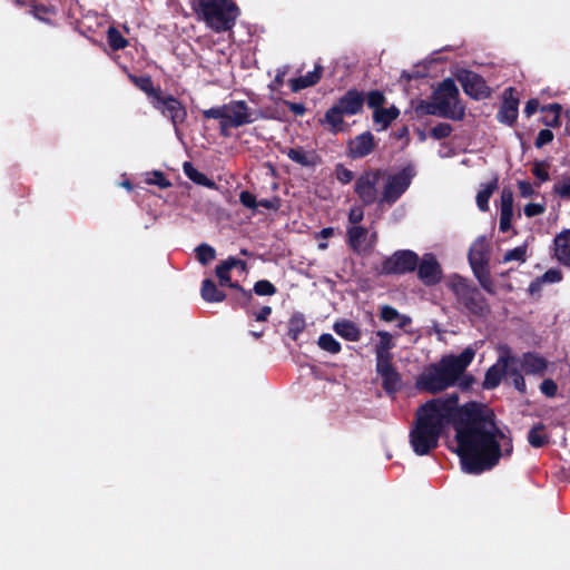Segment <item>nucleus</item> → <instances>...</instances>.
<instances>
[{
  "instance_id": "nucleus-1",
  "label": "nucleus",
  "mask_w": 570,
  "mask_h": 570,
  "mask_svg": "<svg viewBox=\"0 0 570 570\" xmlns=\"http://www.w3.org/2000/svg\"><path fill=\"white\" fill-rule=\"evenodd\" d=\"M452 423L462 470L478 474L493 468L501 455V448L511 452L510 440L497 426L493 412L481 404L458 406V395L439 397L422 405L416 412V424L410 442L417 455H425L436 448L444 428Z\"/></svg>"
},
{
  "instance_id": "nucleus-2",
  "label": "nucleus",
  "mask_w": 570,
  "mask_h": 570,
  "mask_svg": "<svg viewBox=\"0 0 570 570\" xmlns=\"http://www.w3.org/2000/svg\"><path fill=\"white\" fill-rule=\"evenodd\" d=\"M474 357L472 348H465L460 355H448L438 363L423 370L416 380V387L429 392L439 393L453 386L463 374Z\"/></svg>"
},
{
  "instance_id": "nucleus-3",
  "label": "nucleus",
  "mask_w": 570,
  "mask_h": 570,
  "mask_svg": "<svg viewBox=\"0 0 570 570\" xmlns=\"http://www.w3.org/2000/svg\"><path fill=\"white\" fill-rule=\"evenodd\" d=\"M193 9L218 33L230 31L240 13L234 0H194Z\"/></svg>"
},
{
  "instance_id": "nucleus-4",
  "label": "nucleus",
  "mask_w": 570,
  "mask_h": 570,
  "mask_svg": "<svg viewBox=\"0 0 570 570\" xmlns=\"http://www.w3.org/2000/svg\"><path fill=\"white\" fill-rule=\"evenodd\" d=\"M203 116L207 119H218L220 132L224 136L228 135L229 128L240 127L253 121L246 102L240 100L206 109L203 111Z\"/></svg>"
},
{
  "instance_id": "nucleus-5",
  "label": "nucleus",
  "mask_w": 570,
  "mask_h": 570,
  "mask_svg": "<svg viewBox=\"0 0 570 570\" xmlns=\"http://www.w3.org/2000/svg\"><path fill=\"white\" fill-rule=\"evenodd\" d=\"M434 109H428L429 114H440L452 119H461L464 116V108L459 100V89L454 81L445 79L433 96Z\"/></svg>"
},
{
  "instance_id": "nucleus-6",
  "label": "nucleus",
  "mask_w": 570,
  "mask_h": 570,
  "mask_svg": "<svg viewBox=\"0 0 570 570\" xmlns=\"http://www.w3.org/2000/svg\"><path fill=\"white\" fill-rule=\"evenodd\" d=\"M451 287L456 294L459 301L473 314L475 315H484L489 312V306L485 303L481 293L471 288L464 279L456 278L452 281Z\"/></svg>"
},
{
  "instance_id": "nucleus-7",
  "label": "nucleus",
  "mask_w": 570,
  "mask_h": 570,
  "mask_svg": "<svg viewBox=\"0 0 570 570\" xmlns=\"http://www.w3.org/2000/svg\"><path fill=\"white\" fill-rule=\"evenodd\" d=\"M413 174L410 169L384 176L382 178V196L380 203L393 204L410 186Z\"/></svg>"
},
{
  "instance_id": "nucleus-8",
  "label": "nucleus",
  "mask_w": 570,
  "mask_h": 570,
  "mask_svg": "<svg viewBox=\"0 0 570 570\" xmlns=\"http://www.w3.org/2000/svg\"><path fill=\"white\" fill-rule=\"evenodd\" d=\"M383 175L376 171L364 173L355 184V191L364 204L379 200V188L382 187Z\"/></svg>"
},
{
  "instance_id": "nucleus-9",
  "label": "nucleus",
  "mask_w": 570,
  "mask_h": 570,
  "mask_svg": "<svg viewBox=\"0 0 570 570\" xmlns=\"http://www.w3.org/2000/svg\"><path fill=\"white\" fill-rule=\"evenodd\" d=\"M456 79L460 81L466 95L482 99L490 96V88L487 86L484 79L475 72L466 69H460L455 72Z\"/></svg>"
},
{
  "instance_id": "nucleus-10",
  "label": "nucleus",
  "mask_w": 570,
  "mask_h": 570,
  "mask_svg": "<svg viewBox=\"0 0 570 570\" xmlns=\"http://www.w3.org/2000/svg\"><path fill=\"white\" fill-rule=\"evenodd\" d=\"M419 257L414 252L401 250L389 257L382 265V272L386 274H404L414 271Z\"/></svg>"
},
{
  "instance_id": "nucleus-11",
  "label": "nucleus",
  "mask_w": 570,
  "mask_h": 570,
  "mask_svg": "<svg viewBox=\"0 0 570 570\" xmlns=\"http://www.w3.org/2000/svg\"><path fill=\"white\" fill-rule=\"evenodd\" d=\"M347 237L350 246L358 254L372 252L377 239L376 232L363 226H351L347 229Z\"/></svg>"
},
{
  "instance_id": "nucleus-12",
  "label": "nucleus",
  "mask_w": 570,
  "mask_h": 570,
  "mask_svg": "<svg viewBox=\"0 0 570 570\" xmlns=\"http://www.w3.org/2000/svg\"><path fill=\"white\" fill-rule=\"evenodd\" d=\"M153 106L164 116L169 117L175 128L179 122H183L186 119V109L171 96H163L160 92H155Z\"/></svg>"
},
{
  "instance_id": "nucleus-13",
  "label": "nucleus",
  "mask_w": 570,
  "mask_h": 570,
  "mask_svg": "<svg viewBox=\"0 0 570 570\" xmlns=\"http://www.w3.org/2000/svg\"><path fill=\"white\" fill-rule=\"evenodd\" d=\"M487 248H488V244H487L485 237L482 236V237L476 238L470 247L469 262H470L473 271L478 275V278H479L481 285L483 286V288L491 292V283H490L488 276L479 274V269L482 268L483 264L485 263Z\"/></svg>"
},
{
  "instance_id": "nucleus-14",
  "label": "nucleus",
  "mask_w": 570,
  "mask_h": 570,
  "mask_svg": "<svg viewBox=\"0 0 570 570\" xmlns=\"http://www.w3.org/2000/svg\"><path fill=\"white\" fill-rule=\"evenodd\" d=\"M499 357L504 360V376L510 379L512 384L520 392L525 391V383L521 375L520 370L522 368V360L513 357L508 347H501L499 350Z\"/></svg>"
},
{
  "instance_id": "nucleus-15",
  "label": "nucleus",
  "mask_w": 570,
  "mask_h": 570,
  "mask_svg": "<svg viewBox=\"0 0 570 570\" xmlns=\"http://www.w3.org/2000/svg\"><path fill=\"white\" fill-rule=\"evenodd\" d=\"M417 274L425 285H434L441 281L442 269L432 254H425L419 265Z\"/></svg>"
},
{
  "instance_id": "nucleus-16",
  "label": "nucleus",
  "mask_w": 570,
  "mask_h": 570,
  "mask_svg": "<svg viewBox=\"0 0 570 570\" xmlns=\"http://www.w3.org/2000/svg\"><path fill=\"white\" fill-rule=\"evenodd\" d=\"M376 371L383 380V386L389 392H395L401 386V380L399 373L392 365V361L377 362Z\"/></svg>"
},
{
  "instance_id": "nucleus-17",
  "label": "nucleus",
  "mask_w": 570,
  "mask_h": 570,
  "mask_svg": "<svg viewBox=\"0 0 570 570\" xmlns=\"http://www.w3.org/2000/svg\"><path fill=\"white\" fill-rule=\"evenodd\" d=\"M374 148V136L371 132H363L348 142V154L353 158H361L368 155Z\"/></svg>"
},
{
  "instance_id": "nucleus-18",
  "label": "nucleus",
  "mask_w": 570,
  "mask_h": 570,
  "mask_svg": "<svg viewBox=\"0 0 570 570\" xmlns=\"http://www.w3.org/2000/svg\"><path fill=\"white\" fill-rule=\"evenodd\" d=\"M364 98L356 90L347 91L334 106H336L346 116H353L361 111Z\"/></svg>"
},
{
  "instance_id": "nucleus-19",
  "label": "nucleus",
  "mask_w": 570,
  "mask_h": 570,
  "mask_svg": "<svg viewBox=\"0 0 570 570\" xmlns=\"http://www.w3.org/2000/svg\"><path fill=\"white\" fill-rule=\"evenodd\" d=\"M513 216V194L510 189H503L501 193L500 205V225L499 228L502 233L511 228Z\"/></svg>"
},
{
  "instance_id": "nucleus-20",
  "label": "nucleus",
  "mask_w": 570,
  "mask_h": 570,
  "mask_svg": "<svg viewBox=\"0 0 570 570\" xmlns=\"http://www.w3.org/2000/svg\"><path fill=\"white\" fill-rule=\"evenodd\" d=\"M377 343L375 345V355L377 362H386L393 360L391 350L395 346L392 334L385 331L376 332Z\"/></svg>"
},
{
  "instance_id": "nucleus-21",
  "label": "nucleus",
  "mask_w": 570,
  "mask_h": 570,
  "mask_svg": "<svg viewBox=\"0 0 570 570\" xmlns=\"http://www.w3.org/2000/svg\"><path fill=\"white\" fill-rule=\"evenodd\" d=\"M512 88L505 90V99L498 114L501 122L512 124L517 119L519 100L512 97Z\"/></svg>"
},
{
  "instance_id": "nucleus-22",
  "label": "nucleus",
  "mask_w": 570,
  "mask_h": 570,
  "mask_svg": "<svg viewBox=\"0 0 570 570\" xmlns=\"http://www.w3.org/2000/svg\"><path fill=\"white\" fill-rule=\"evenodd\" d=\"M554 255L560 263L570 266V229L557 235L554 239Z\"/></svg>"
},
{
  "instance_id": "nucleus-23",
  "label": "nucleus",
  "mask_w": 570,
  "mask_h": 570,
  "mask_svg": "<svg viewBox=\"0 0 570 570\" xmlns=\"http://www.w3.org/2000/svg\"><path fill=\"white\" fill-rule=\"evenodd\" d=\"M237 266H239L242 269H244L245 263L239 259L230 257L227 261L220 263L216 267V275H217V277L219 279V284L222 286L236 287V285L230 282L229 272L232 268L237 267Z\"/></svg>"
},
{
  "instance_id": "nucleus-24",
  "label": "nucleus",
  "mask_w": 570,
  "mask_h": 570,
  "mask_svg": "<svg viewBox=\"0 0 570 570\" xmlns=\"http://www.w3.org/2000/svg\"><path fill=\"white\" fill-rule=\"evenodd\" d=\"M344 112H342L336 106L328 109L322 120L323 125H327L328 130L336 134L345 129Z\"/></svg>"
},
{
  "instance_id": "nucleus-25",
  "label": "nucleus",
  "mask_w": 570,
  "mask_h": 570,
  "mask_svg": "<svg viewBox=\"0 0 570 570\" xmlns=\"http://www.w3.org/2000/svg\"><path fill=\"white\" fill-rule=\"evenodd\" d=\"M322 70V66L316 65L314 70L312 72H308L306 76L292 79L289 81L292 90L296 92L304 88L314 86L321 79Z\"/></svg>"
},
{
  "instance_id": "nucleus-26",
  "label": "nucleus",
  "mask_w": 570,
  "mask_h": 570,
  "mask_svg": "<svg viewBox=\"0 0 570 570\" xmlns=\"http://www.w3.org/2000/svg\"><path fill=\"white\" fill-rule=\"evenodd\" d=\"M522 370L527 374H543L547 370V362L534 354H525L522 358Z\"/></svg>"
},
{
  "instance_id": "nucleus-27",
  "label": "nucleus",
  "mask_w": 570,
  "mask_h": 570,
  "mask_svg": "<svg viewBox=\"0 0 570 570\" xmlns=\"http://www.w3.org/2000/svg\"><path fill=\"white\" fill-rule=\"evenodd\" d=\"M333 328L341 337L351 342H356L361 337V331L350 321L336 322Z\"/></svg>"
},
{
  "instance_id": "nucleus-28",
  "label": "nucleus",
  "mask_w": 570,
  "mask_h": 570,
  "mask_svg": "<svg viewBox=\"0 0 570 570\" xmlns=\"http://www.w3.org/2000/svg\"><path fill=\"white\" fill-rule=\"evenodd\" d=\"M504 366H507L504 364V360L499 357L498 362L494 365H492L485 374L483 383L484 387L493 389L500 384V381L504 375Z\"/></svg>"
},
{
  "instance_id": "nucleus-29",
  "label": "nucleus",
  "mask_w": 570,
  "mask_h": 570,
  "mask_svg": "<svg viewBox=\"0 0 570 570\" xmlns=\"http://www.w3.org/2000/svg\"><path fill=\"white\" fill-rule=\"evenodd\" d=\"M498 188V179L493 178L488 184L483 185L476 195V204L480 210L485 212L489 208V199L493 191Z\"/></svg>"
},
{
  "instance_id": "nucleus-30",
  "label": "nucleus",
  "mask_w": 570,
  "mask_h": 570,
  "mask_svg": "<svg viewBox=\"0 0 570 570\" xmlns=\"http://www.w3.org/2000/svg\"><path fill=\"white\" fill-rule=\"evenodd\" d=\"M399 116V109L395 107L380 108L374 111V120L384 130Z\"/></svg>"
},
{
  "instance_id": "nucleus-31",
  "label": "nucleus",
  "mask_w": 570,
  "mask_h": 570,
  "mask_svg": "<svg viewBox=\"0 0 570 570\" xmlns=\"http://www.w3.org/2000/svg\"><path fill=\"white\" fill-rule=\"evenodd\" d=\"M202 297L207 302H222L225 294L220 292L210 279H205L202 284Z\"/></svg>"
},
{
  "instance_id": "nucleus-32",
  "label": "nucleus",
  "mask_w": 570,
  "mask_h": 570,
  "mask_svg": "<svg viewBox=\"0 0 570 570\" xmlns=\"http://www.w3.org/2000/svg\"><path fill=\"white\" fill-rule=\"evenodd\" d=\"M285 154L289 159L302 166L314 165V155L305 151L302 148H288L287 150H285Z\"/></svg>"
},
{
  "instance_id": "nucleus-33",
  "label": "nucleus",
  "mask_w": 570,
  "mask_h": 570,
  "mask_svg": "<svg viewBox=\"0 0 570 570\" xmlns=\"http://www.w3.org/2000/svg\"><path fill=\"white\" fill-rule=\"evenodd\" d=\"M184 171L195 183L207 187H214V183L210 181L204 174L196 170L189 163L184 164Z\"/></svg>"
},
{
  "instance_id": "nucleus-34",
  "label": "nucleus",
  "mask_w": 570,
  "mask_h": 570,
  "mask_svg": "<svg viewBox=\"0 0 570 570\" xmlns=\"http://www.w3.org/2000/svg\"><path fill=\"white\" fill-rule=\"evenodd\" d=\"M318 346L332 354H337L341 351V344L331 334H323L318 338Z\"/></svg>"
},
{
  "instance_id": "nucleus-35",
  "label": "nucleus",
  "mask_w": 570,
  "mask_h": 570,
  "mask_svg": "<svg viewBox=\"0 0 570 570\" xmlns=\"http://www.w3.org/2000/svg\"><path fill=\"white\" fill-rule=\"evenodd\" d=\"M38 20L45 21L48 23H55L56 17L58 14L57 8L55 6H46L43 3L38 2Z\"/></svg>"
},
{
  "instance_id": "nucleus-36",
  "label": "nucleus",
  "mask_w": 570,
  "mask_h": 570,
  "mask_svg": "<svg viewBox=\"0 0 570 570\" xmlns=\"http://www.w3.org/2000/svg\"><path fill=\"white\" fill-rule=\"evenodd\" d=\"M529 443L534 448H540L546 444L547 435L542 432V426L538 425L530 430L528 434Z\"/></svg>"
},
{
  "instance_id": "nucleus-37",
  "label": "nucleus",
  "mask_w": 570,
  "mask_h": 570,
  "mask_svg": "<svg viewBox=\"0 0 570 570\" xmlns=\"http://www.w3.org/2000/svg\"><path fill=\"white\" fill-rule=\"evenodd\" d=\"M305 327V320L302 315L295 314L289 320V335L293 338H296L299 333L303 332Z\"/></svg>"
},
{
  "instance_id": "nucleus-38",
  "label": "nucleus",
  "mask_w": 570,
  "mask_h": 570,
  "mask_svg": "<svg viewBox=\"0 0 570 570\" xmlns=\"http://www.w3.org/2000/svg\"><path fill=\"white\" fill-rule=\"evenodd\" d=\"M197 258L202 264H207L215 258V249L208 245H200L196 249Z\"/></svg>"
},
{
  "instance_id": "nucleus-39",
  "label": "nucleus",
  "mask_w": 570,
  "mask_h": 570,
  "mask_svg": "<svg viewBox=\"0 0 570 570\" xmlns=\"http://www.w3.org/2000/svg\"><path fill=\"white\" fill-rule=\"evenodd\" d=\"M254 292L259 296L273 295L276 293L275 286L268 281H258L254 285Z\"/></svg>"
},
{
  "instance_id": "nucleus-40",
  "label": "nucleus",
  "mask_w": 570,
  "mask_h": 570,
  "mask_svg": "<svg viewBox=\"0 0 570 570\" xmlns=\"http://www.w3.org/2000/svg\"><path fill=\"white\" fill-rule=\"evenodd\" d=\"M134 81L142 91L151 96L153 100L155 99V92H160L159 90L154 89L149 77L135 78Z\"/></svg>"
},
{
  "instance_id": "nucleus-41",
  "label": "nucleus",
  "mask_w": 570,
  "mask_h": 570,
  "mask_svg": "<svg viewBox=\"0 0 570 570\" xmlns=\"http://www.w3.org/2000/svg\"><path fill=\"white\" fill-rule=\"evenodd\" d=\"M553 190L560 197L570 199V177H566L556 184Z\"/></svg>"
},
{
  "instance_id": "nucleus-42",
  "label": "nucleus",
  "mask_w": 570,
  "mask_h": 570,
  "mask_svg": "<svg viewBox=\"0 0 570 570\" xmlns=\"http://www.w3.org/2000/svg\"><path fill=\"white\" fill-rule=\"evenodd\" d=\"M524 255H525V247L523 246H519V247H515L509 252L505 253L504 255V262H511V261H521L523 262L524 261Z\"/></svg>"
},
{
  "instance_id": "nucleus-43",
  "label": "nucleus",
  "mask_w": 570,
  "mask_h": 570,
  "mask_svg": "<svg viewBox=\"0 0 570 570\" xmlns=\"http://www.w3.org/2000/svg\"><path fill=\"white\" fill-rule=\"evenodd\" d=\"M335 175H336L337 180H340L343 184L351 183L354 177L353 173L342 165L336 166Z\"/></svg>"
},
{
  "instance_id": "nucleus-44",
  "label": "nucleus",
  "mask_w": 570,
  "mask_h": 570,
  "mask_svg": "<svg viewBox=\"0 0 570 570\" xmlns=\"http://www.w3.org/2000/svg\"><path fill=\"white\" fill-rule=\"evenodd\" d=\"M146 183L157 185L160 188H167L170 186V183L159 171L153 173L151 176L146 179Z\"/></svg>"
},
{
  "instance_id": "nucleus-45",
  "label": "nucleus",
  "mask_w": 570,
  "mask_h": 570,
  "mask_svg": "<svg viewBox=\"0 0 570 570\" xmlns=\"http://www.w3.org/2000/svg\"><path fill=\"white\" fill-rule=\"evenodd\" d=\"M400 317V313L389 305L381 308V318L385 322H394Z\"/></svg>"
},
{
  "instance_id": "nucleus-46",
  "label": "nucleus",
  "mask_w": 570,
  "mask_h": 570,
  "mask_svg": "<svg viewBox=\"0 0 570 570\" xmlns=\"http://www.w3.org/2000/svg\"><path fill=\"white\" fill-rule=\"evenodd\" d=\"M239 200L247 208L256 209L258 207L256 197L249 191H242Z\"/></svg>"
},
{
  "instance_id": "nucleus-47",
  "label": "nucleus",
  "mask_w": 570,
  "mask_h": 570,
  "mask_svg": "<svg viewBox=\"0 0 570 570\" xmlns=\"http://www.w3.org/2000/svg\"><path fill=\"white\" fill-rule=\"evenodd\" d=\"M542 110L551 111L552 112V118H550L549 120L546 121L547 125L556 126V125L559 124V115H560V111H561L560 105L553 104V105H550L548 107H544Z\"/></svg>"
},
{
  "instance_id": "nucleus-48",
  "label": "nucleus",
  "mask_w": 570,
  "mask_h": 570,
  "mask_svg": "<svg viewBox=\"0 0 570 570\" xmlns=\"http://www.w3.org/2000/svg\"><path fill=\"white\" fill-rule=\"evenodd\" d=\"M384 102V96L380 91H371L367 96V104L370 107L380 109V106Z\"/></svg>"
},
{
  "instance_id": "nucleus-49",
  "label": "nucleus",
  "mask_w": 570,
  "mask_h": 570,
  "mask_svg": "<svg viewBox=\"0 0 570 570\" xmlns=\"http://www.w3.org/2000/svg\"><path fill=\"white\" fill-rule=\"evenodd\" d=\"M546 210L541 204L530 203L524 206V214L527 217H533L543 214Z\"/></svg>"
},
{
  "instance_id": "nucleus-50",
  "label": "nucleus",
  "mask_w": 570,
  "mask_h": 570,
  "mask_svg": "<svg viewBox=\"0 0 570 570\" xmlns=\"http://www.w3.org/2000/svg\"><path fill=\"white\" fill-rule=\"evenodd\" d=\"M532 173L540 181H547L549 179L547 166L542 163L534 164Z\"/></svg>"
},
{
  "instance_id": "nucleus-51",
  "label": "nucleus",
  "mask_w": 570,
  "mask_h": 570,
  "mask_svg": "<svg viewBox=\"0 0 570 570\" xmlns=\"http://www.w3.org/2000/svg\"><path fill=\"white\" fill-rule=\"evenodd\" d=\"M553 139V134L551 130L549 129H542L539 131V135L537 137V140H535V146L537 147H542L543 145L552 141Z\"/></svg>"
},
{
  "instance_id": "nucleus-52",
  "label": "nucleus",
  "mask_w": 570,
  "mask_h": 570,
  "mask_svg": "<svg viewBox=\"0 0 570 570\" xmlns=\"http://www.w3.org/2000/svg\"><path fill=\"white\" fill-rule=\"evenodd\" d=\"M288 71H289V67L288 66H283V67L278 68L277 69V73H276L275 79H274V82L272 83L271 87L273 89L279 88L283 85L284 78L288 73Z\"/></svg>"
},
{
  "instance_id": "nucleus-53",
  "label": "nucleus",
  "mask_w": 570,
  "mask_h": 570,
  "mask_svg": "<svg viewBox=\"0 0 570 570\" xmlns=\"http://www.w3.org/2000/svg\"><path fill=\"white\" fill-rule=\"evenodd\" d=\"M364 212L361 207H354L350 210L348 220L352 226H360L358 223L363 219Z\"/></svg>"
},
{
  "instance_id": "nucleus-54",
  "label": "nucleus",
  "mask_w": 570,
  "mask_h": 570,
  "mask_svg": "<svg viewBox=\"0 0 570 570\" xmlns=\"http://www.w3.org/2000/svg\"><path fill=\"white\" fill-rule=\"evenodd\" d=\"M540 390L547 396H553L557 392V384L552 380H544L540 385Z\"/></svg>"
},
{
  "instance_id": "nucleus-55",
  "label": "nucleus",
  "mask_w": 570,
  "mask_h": 570,
  "mask_svg": "<svg viewBox=\"0 0 570 570\" xmlns=\"http://www.w3.org/2000/svg\"><path fill=\"white\" fill-rule=\"evenodd\" d=\"M108 46L112 51L122 49L128 46L127 38H108Z\"/></svg>"
},
{
  "instance_id": "nucleus-56",
  "label": "nucleus",
  "mask_w": 570,
  "mask_h": 570,
  "mask_svg": "<svg viewBox=\"0 0 570 570\" xmlns=\"http://www.w3.org/2000/svg\"><path fill=\"white\" fill-rule=\"evenodd\" d=\"M520 195L524 198L531 197L534 194L532 185L528 181L518 183Z\"/></svg>"
},
{
  "instance_id": "nucleus-57",
  "label": "nucleus",
  "mask_w": 570,
  "mask_h": 570,
  "mask_svg": "<svg viewBox=\"0 0 570 570\" xmlns=\"http://www.w3.org/2000/svg\"><path fill=\"white\" fill-rule=\"evenodd\" d=\"M432 132H433V136H435L436 138L446 137L451 132V127L448 124H442V125H439L438 127L433 128Z\"/></svg>"
},
{
  "instance_id": "nucleus-58",
  "label": "nucleus",
  "mask_w": 570,
  "mask_h": 570,
  "mask_svg": "<svg viewBox=\"0 0 570 570\" xmlns=\"http://www.w3.org/2000/svg\"><path fill=\"white\" fill-rule=\"evenodd\" d=\"M272 314V307L264 306L262 309L254 312V317L257 322H264Z\"/></svg>"
},
{
  "instance_id": "nucleus-59",
  "label": "nucleus",
  "mask_w": 570,
  "mask_h": 570,
  "mask_svg": "<svg viewBox=\"0 0 570 570\" xmlns=\"http://www.w3.org/2000/svg\"><path fill=\"white\" fill-rule=\"evenodd\" d=\"M285 105L291 111L298 116H303L306 111V108L303 104L285 101Z\"/></svg>"
},
{
  "instance_id": "nucleus-60",
  "label": "nucleus",
  "mask_w": 570,
  "mask_h": 570,
  "mask_svg": "<svg viewBox=\"0 0 570 570\" xmlns=\"http://www.w3.org/2000/svg\"><path fill=\"white\" fill-rule=\"evenodd\" d=\"M542 278L544 282H550V283L559 282L561 279V273L557 269H550L544 273Z\"/></svg>"
},
{
  "instance_id": "nucleus-61",
  "label": "nucleus",
  "mask_w": 570,
  "mask_h": 570,
  "mask_svg": "<svg viewBox=\"0 0 570 570\" xmlns=\"http://www.w3.org/2000/svg\"><path fill=\"white\" fill-rule=\"evenodd\" d=\"M538 106H539V104L535 99L529 100L524 108L525 115L531 116L532 114H534L538 109Z\"/></svg>"
},
{
  "instance_id": "nucleus-62",
  "label": "nucleus",
  "mask_w": 570,
  "mask_h": 570,
  "mask_svg": "<svg viewBox=\"0 0 570 570\" xmlns=\"http://www.w3.org/2000/svg\"><path fill=\"white\" fill-rule=\"evenodd\" d=\"M17 6L27 4L29 7V12L36 16V0H14Z\"/></svg>"
},
{
  "instance_id": "nucleus-63",
  "label": "nucleus",
  "mask_w": 570,
  "mask_h": 570,
  "mask_svg": "<svg viewBox=\"0 0 570 570\" xmlns=\"http://www.w3.org/2000/svg\"><path fill=\"white\" fill-rule=\"evenodd\" d=\"M258 206H262V207H265V208H268V209H276L277 208V200L276 199H273V200H269V199H262L259 202H257Z\"/></svg>"
},
{
  "instance_id": "nucleus-64",
  "label": "nucleus",
  "mask_w": 570,
  "mask_h": 570,
  "mask_svg": "<svg viewBox=\"0 0 570 570\" xmlns=\"http://www.w3.org/2000/svg\"><path fill=\"white\" fill-rule=\"evenodd\" d=\"M395 322H397L399 328H404L405 326H407L411 323V318L406 315L400 314V317Z\"/></svg>"
}]
</instances>
